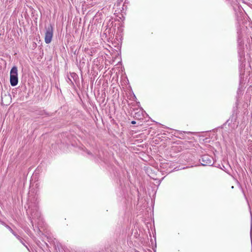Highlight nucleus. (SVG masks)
<instances>
[{
  "label": "nucleus",
  "instance_id": "6",
  "mask_svg": "<svg viewBox=\"0 0 252 252\" xmlns=\"http://www.w3.org/2000/svg\"><path fill=\"white\" fill-rule=\"evenodd\" d=\"M137 105L139 106L140 103L139 102H137Z\"/></svg>",
  "mask_w": 252,
  "mask_h": 252
},
{
  "label": "nucleus",
  "instance_id": "2",
  "mask_svg": "<svg viewBox=\"0 0 252 252\" xmlns=\"http://www.w3.org/2000/svg\"><path fill=\"white\" fill-rule=\"evenodd\" d=\"M53 36V28L51 25L46 28L45 33V42L46 44L50 43L52 39Z\"/></svg>",
  "mask_w": 252,
  "mask_h": 252
},
{
  "label": "nucleus",
  "instance_id": "4",
  "mask_svg": "<svg viewBox=\"0 0 252 252\" xmlns=\"http://www.w3.org/2000/svg\"><path fill=\"white\" fill-rule=\"evenodd\" d=\"M131 124H132V125H134V124H136V121H132L131 122Z\"/></svg>",
  "mask_w": 252,
  "mask_h": 252
},
{
  "label": "nucleus",
  "instance_id": "3",
  "mask_svg": "<svg viewBox=\"0 0 252 252\" xmlns=\"http://www.w3.org/2000/svg\"><path fill=\"white\" fill-rule=\"evenodd\" d=\"M143 112L142 110H139L138 112L135 113L134 117L138 119H140L141 118L140 117L141 115L143 114Z\"/></svg>",
  "mask_w": 252,
  "mask_h": 252
},
{
  "label": "nucleus",
  "instance_id": "1",
  "mask_svg": "<svg viewBox=\"0 0 252 252\" xmlns=\"http://www.w3.org/2000/svg\"><path fill=\"white\" fill-rule=\"evenodd\" d=\"M10 82L12 86H15L18 82V69L15 66L12 67L10 72Z\"/></svg>",
  "mask_w": 252,
  "mask_h": 252
},
{
  "label": "nucleus",
  "instance_id": "5",
  "mask_svg": "<svg viewBox=\"0 0 252 252\" xmlns=\"http://www.w3.org/2000/svg\"><path fill=\"white\" fill-rule=\"evenodd\" d=\"M133 100H135V99H136V96H135V95H134V94H133Z\"/></svg>",
  "mask_w": 252,
  "mask_h": 252
}]
</instances>
